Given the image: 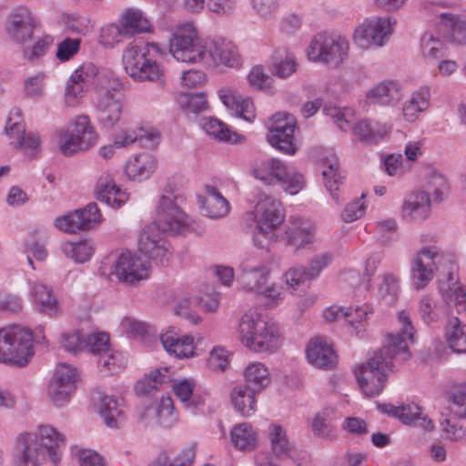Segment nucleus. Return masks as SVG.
<instances>
[{
  "label": "nucleus",
  "mask_w": 466,
  "mask_h": 466,
  "mask_svg": "<svg viewBox=\"0 0 466 466\" xmlns=\"http://www.w3.org/2000/svg\"><path fill=\"white\" fill-rule=\"evenodd\" d=\"M398 321L400 330L389 334L387 344L354 371L360 387L368 397L379 395L382 391L387 372L392 370L394 360L402 362L410 356L409 343L415 342V329L410 314L405 310L399 312Z\"/></svg>",
  "instance_id": "1"
},
{
  "label": "nucleus",
  "mask_w": 466,
  "mask_h": 466,
  "mask_svg": "<svg viewBox=\"0 0 466 466\" xmlns=\"http://www.w3.org/2000/svg\"><path fill=\"white\" fill-rule=\"evenodd\" d=\"M172 56L183 63H200L209 67H237L240 56L237 46L224 38H201L191 23L181 25L169 40Z\"/></svg>",
  "instance_id": "2"
},
{
  "label": "nucleus",
  "mask_w": 466,
  "mask_h": 466,
  "mask_svg": "<svg viewBox=\"0 0 466 466\" xmlns=\"http://www.w3.org/2000/svg\"><path fill=\"white\" fill-rule=\"evenodd\" d=\"M162 55L158 44L134 41L123 52V67L135 82H153L164 86L165 69L158 62Z\"/></svg>",
  "instance_id": "3"
},
{
  "label": "nucleus",
  "mask_w": 466,
  "mask_h": 466,
  "mask_svg": "<svg viewBox=\"0 0 466 466\" xmlns=\"http://www.w3.org/2000/svg\"><path fill=\"white\" fill-rule=\"evenodd\" d=\"M238 336L242 344L255 352H270L279 346L277 327L258 309H249L241 317Z\"/></svg>",
  "instance_id": "4"
},
{
  "label": "nucleus",
  "mask_w": 466,
  "mask_h": 466,
  "mask_svg": "<svg viewBox=\"0 0 466 466\" xmlns=\"http://www.w3.org/2000/svg\"><path fill=\"white\" fill-rule=\"evenodd\" d=\"M323 113L330 117L339 129L344 131L352 129L354 135L361 141L378 143L391 130L390 125L377 120L362 119L354 125L355 112L348 106L339 107L326 104Z\"/></svg>",
  "instance_id": "5"
},
{
  "label": "nucleus",
  "mask_w": 466,
  "mask_h": 466,
  "mask_svg": "<svg viewBox=\"0 0 466 466\" xmlns=\"http://www.w3.org/2000/svg\"><path fill=\"white\" fill-rule=\"evenodd\" d=\"M34 354L31 329L20 325L0 329V362L25 367Z\"/></svg>",
  "instance_id": "6"
},
{
  "label": "nucleus",
  "mask_w": 466,
  "mask_h": 466,
  "mask_svg": "<svg viewBox=\"0 0 466 466\" xmlns=\"http://www.w3.org/2000/svg\"><path fill=\"white\" fill-rule=\"evenodd\" d=\"M254 214L257 222L254 243L257 247L263 248L268 242L283 238L280 226L285 215L279 201L265 195L257 203Z\"/></svg>",
  "instance_id": "7"
},
{
  "label": "nucleus",
  "mask_w": 466,
  "mask_h": 466,
  "mask_svg": "<svg viewBox=\"0 0 466 466\" xmlns=\"http://www.w3.org/2000/svg\"><path fill=\"white\" fill-rule=\"evenodd\" d=\"M349 41L335 33L317 34L308 47L309 60L320 62L332 67L339 66L349 56Z\"/></svg>",
  "instance_id": "8"
},
{
  "label": "nucleus",
  "mask_w": 466,
  "mask_h": 466,
  "mask_svg": "<svg viewBox=\"0 0 466 466\" xmlns=\"http://www.w3.org/2000/svg\"><path fill=\"white\" fill-rule=\"evenodd\" d=\"M98 136L86 115L77 116L66 127L56 129L51 135L50 143L57 146H94Z\"/></svg>",
  "instance_id": "9"
},
{
  "label": "nucleus",
  "mask_w": 466,
  "mask_h": 466,
  "mask_svg": "<svg viewBox=\"0 0 466 466\" xmlns=\"http://www.w3.org/2000/svg\"><path fill=\"white\" fill-rule=\"evenodd\" d=\"M396 20L392 17H376L365 20L354 32V42L361 49L382 46L388 42Z\"/></svg>",
  "instance_id": "10"
},
{
  "label": "nucleus",
  "mask_w": 466,
  "mask_h": 466,
  "mask_svg": "<svg viewBox=\"0 0 466 466\" xmlns=\"http://www.w3.org/2000/svg\"><path fill=\"white\" fill-rule=\"evenodd\" d=\"M193 223L177 203L166 199L162 205H157L154 225L151 226L162 232L180 234L190 230Z\"/></svg>",
  "instance_id": "11"
},
{
  "label": "nucleus",
  "mask_w": 466,
  "mask_h": 466,
  "mask_svg": "<svg viewBox=\"0 0 466 466\" xmlns=\"http://www.w3.org/2000/svg\"><path fill=\"white\" fill-rule=\"evenodd\" d=\"M441 258L436 247L423 248L416 254L410 267L411 282L416 289H424L432 280Z\"/></svg>",
  "instance_id": "12"
},
{
  "label": "nucleus",
  "mask_w": 466,
  "mask_h": 466,
  "mask_svg": "<svg viewBox=\"0 0 466 466\" xmlns=\"http://www.w3.org/2000/svg\"><path fill=\"white\" fill-rule=\"evenodd\" d=\"M123 113V96L113 87L100 90L96 100L97 120L102 128L111 129L120 120Z\"/></svg>",
  "instance_id": "13"
},
{
  "label": "nucleus",
  "mask_w": 466,
  "mask_h": 466,
  "mask_svg": "<svg viewBox=\"0 0 466 466\" xmlns=\"http://www.w3.org/2000/svg\"><path fill=\"white\" fill-rule=\"evenodd\" d=\"M101 221L102 216L96 204L91 202L83 208L57 218L55 225L62 231L76 234L79 231L90 230Z\"/></svg>",
  "instance_id": "14"
},
{
  "label": "nucleus",
  "mask_w": 466,
  "mask_h": 466,
  "mask_svg": "<svg viewBox=\"0 0 466 466\" xmlns=\"http://www.w3.org/2000/svg\"><path fill=\"white\" fill-rule=\"evenodd\" d=\"M111 275L123 283L136 285L148 278L149 268L139 258L122 252L111 267Z\"/></svg>",
  "instance_id": "15"
},
{
  "label": "nucleus",
  "mask_w": 466,
  "mask_h": 466,
  "mask_svg": "<svg viewBox=\"0 0 466 466\" xmlns=\"http://www.w3.org/2000/svg\"><path fill=\"white\" fill-rule=\"evenodd\" d=\"M46 454L37 437L28 432L17 436L15 447V466H41Z\"/></svg>",
  "instance_id": "16"
},
{
  "label": "nucleus",
  "mask_w": 466,
  "mask_h": 466,
  "mask_svg": "<svg viewBox=\"0 0 466 466\" xmlns=\"http://www.w3.org/2000/svg\"><path fill=\"white\" fill-rule=\"evenodd\" d=\"M138 248L141 253L157 264L165 265L171 257L169 244L161 238L159 230L152 226L145 228L140 233Z\"/></svg>",
  "instance_id": "17"
},
{
  "label": "nucleus",
  "mask_w": 466,
  "mask_h": 466,
  "mask_svg": "<svg viewBox=\"0 0 466 466\" xmlns=\"http://www.w3.org/2000/svg\"><path fill=\"white\" fill-rule=\"evenodd\" d=\"M266 127L268 130L267 138L270 146H280L281 143L286 146H295V117L288 113L279 112L273 115L266 122Z\"/></svg>",
  "instance_id": "18"
},
{
  "label": "nucleus",
  "mask_w": 466,
  "mask_h": 466,
  "mask_svg": "<svg viewBox=\"0 0 466 466\" xmlns=\"http://www.w3.org/2000/svg\"><path fill=\"white\" fill-rule=\"evenodd\" d=\"M4 134L9 138L18 141V146H40L46 142L40 133L35 130L25 131L23 112L19 107H13L6 118Z\"/></svg>",
  "instance_id": "19"
},
{
  "label": "nucleus",
  "mask_w": 466,
  "mask_h": 466,
  "mask_svg": "<svg viewBox=\"0 0 466 466\" xmlns=\"http://www.w3.org/2000/svg\"><path fill=\"white\" fill-rule=\"evenodd\" d=\"M115 146H129L138 142L140 146H158L163 142L162 133L155 127L143 124L137 128L124 127L114 135Z\"/></svg>",
  "instance_id": "20"
},
{
  "label": "nucleus",
  "mask_w": 466,
  "mask_h": 466,
  "mask_svg": "<svg viewBox=\"0 0 466 466\" xmlns=\"http://www.w3.org/2000/svg\"><path fill=\"white\" fill-rule=\"evenodd\" d=\"M282 238H287L289 246L295 247V252L301 248H309L315 241V226L301 218L290 217L285 230L280 233Z\"/></svg>",
  "instance_id": "21"
},
{
  "label": "nucleus",
  "mask_w": 466,
  "mask_h": 466,
  "mask_svg": "<svg viewBox=\"0 0 466 466\" xmlns=\"http://www.w3.org/2000/svg\"><path fill=\"white\" fill-rule=\"evenodd\" d=\"M378 408L381 412L399 419L404 424H413L425 431L434 430L433 421L427 415H422L420 407L414 403L400 406H394L390 403L379 404Z\"/></svg>",
  "instance_id": "22"
},
{
  "label": "nucleus",
  "mask_w": 466,
  "mask_h": 466,
  "mask_svg": "<svg viewBox=\"0 0 466 466\" xmlns=\"http://www.w3.org/2000/svg\"><path fill=\"white\" fill-rule=\"evenodd\" d=\"M35 25L31 11L26 7H19L10 15L6 31L15 42L25 43L32 37Z\"/></svg>",
  "instance_id": "23"
},
{
  "label": "nucleus",
  "mask_w": 466,
  "mask_h": 466,
  "mask_svg": "<svg viewBox=\"0 0 466 466\" xmlns=\"http://www.w3.org/2000/svg\"><path fill=\"white\" fill-rule=\"evenodd\" d=\"M95 195L97 200L114 208H120L128 198V195L116 186L112 175L106 172L99 177Z\"/></svg>",
  "instance_id": "24"
},
{
  "label": "nucleus",
  "mask_w": 466,
  "mask_h": 466,
  "mask_svg": "<svg viewBox=\"0 0 466 466\" xmlns=\"http://www.w3.org/2000/svg\"><path fill=\"white\" fill-rule=\"evenodd\" d=\"M429 192L414 190L408 194L401 207L404 218L414 221H424L431 213V199Z\"/></svg>",
  "instance_id": "25"
},
{
  "label": "nucleus",
  "mask_w": 466,
  "mask_h": 466,
  "mask_svg": "<svg viewBox=\"0 0 466 466\" xmlns=\"http://www.w3.org/2000/svg\"><path fill=\"white\" fill-rule=\"evenodd\" d=\"M30 433L37 437V442L41 443L46 454L56 466L61 461V448L65 445V436L50 425H40L35 431Z\"/></svg>",
  "instance_id": "26"
},
{
  "label": "nucleus",
  "mask_w": 466,
  "mask_h": 466,
  "mask_svg": "<svg viewBox=\"0 0 466 466\" xmlns=\"http://www.w3.org/2000/svg\"><path fill=\"white\" fill-rule=\"evenodd\" d=\"M271 270L265 264L242 265L238 282L246 291L258 292L268 284Z\"/></svg>",
  "instance_id": "27"
},
{
  "label": "nucleus",
  "mask_w": 466,
  "mask_h": 466,
  "mask_svg": "<svg viewBox=\"0 0 466 466\" xmlns=\"http://www.w3.org/2000/svg\"><path fill=\"white\" fill-rule=\"evenodd\" d=\"M307 359L310 364L319 369H332L336 364L337 356L332 348L324 338L311 339L306 350Z\"/></svg>",
  "instance_id": "28"
},
{
  "label": "nucleus",
  "mask_w": 466,
  "mask_h": 466,
  "mask_svg": "<svg viewBox=\"0 0 466 466\" xmlns=\"http://www.w3.org/2000/svg\"><path fill=\"white\" fill-rule=\"evenodd\" d=\"M218 96L224 106L236 116L241 117L248 123L256 118L253 102L248 97L237 95L230 88H221Z\"/></svg>",
  "instance_id": "29"
},
{
  "label": "nucleus",
  "mask_w": 466,
  "mask_h": 466,
  "mask_svg": "<svg viewBox=\"0 0 466 466\" xmlns=\"http://www.w3.org/2000/svg\"><path fill=\"white\" fill-rule=\"evenodd\" d=\"M322 149L319 155V161L327 165V167L322 171L324 177V185L329 191L332 198L339 203V196L336 193L339 186L342 184V177L338 173L339 162L336 155L333 153L332 147H319Z\"/></svg>",
  "instance_id": "30"
},
{
  "label": "nucleus",
  "mask_w": 466,
  "mask_h": 466,
  "mask_svg": "<svg viewBox=\"0 0 466 466\" xmlns=\"http://www.w3.org/2000/svg\"><path fill=\"white\" fill-rule=\"evenodd\" d=\"M203 130L218 142L230 144H244L245 136L233 130L228 125L214 117H203L200 120Z\"/></svg>",
  "instance_id": "31"
},
{
  "label": "nucleus",
  "mask_w": 466,
  "mask_h": 466,
  "mask_svg": "<svg viewBox=\"0 0 466 466\" xmlns=\"http://www.w3.org/2000/svg\"><path fill=\"white\" fill-rule=\"evenodd\" d=\"M198 203L205 215L211 218H223L230 209L228 201L217 187L209 185L205 187V196L198 197Z\"/></svg>",
  "instance_id": "32"
},
{
  "label": "nucleus",
  "mask_w": 466,
  "mask_h": 466,
  "mask_svg": "<svg viewBox=\"0 0 466 466\" xmlns=\"http://www.w3.org/2000/svg\"><path fill=\"white\" fill-rule=\"evenodd\" d=\"M439 290L449 307H455L458 312L466 310V290L458 283L452 272H449L446 279H440Z\"/></svg>",
  "instance_id": "33"
},
{
  "label": "nucleus",
  "mask_w": 466,
  "mask_h": 466,
  "mask_svg": "<svg viewBox=\"0 0 466 466\" xmlns=\"http://www.w3.org/2000/svg\"><path fill=\"white\" fill-rule=\"evenodd\" d=\"M157 167V159L149 151L135 155L126 165V173L133 180L142 181L149 177Z\"/></svg>",
  "instance_id": "34"
},
{
  "label": "nucleus",
  "mask_w": 466,
  "mask_h": 466,
  "mask_svg": "<svg viewBox=\"0 0 466 466\" xmlns=\"http://www.w3.org/2000/svg\"><path fill=\"white\" fill-rule=\"evenodd\" d=\"M95 400H98L97 410L106 426L118 428L123 422V411L121 403L115 396L103 395L97 392Z\"/></svg>",
  "instance_id": "35"
},
{
  "label": "nucleus",
  "mask_w": 466,
  "mask_h": 466,
  "mask_svg": "<svg viewBox=\"0 0 466 466\" xmlns=\"http://www.w3.org/2000/svg\"><path fill=\"white\" fill-rule=\"evenodd\" d=\"M400 97V86L392 80L380 82L367 93V98L370 103L382 106L393 105L397 103Z\"/></svg>",
  "instance_id": "36"
},
{
  "label": "nucleus",
  "mask_w": 466,
  "mask_h": 466,
  "mask_svg": "<svg viewBox=\"0 0 466 466\" xmlns=\"http://www.w3.org/2000/svg\"><path fill=\"white\" fill-rule=\"evenodd\" d=\"M254 177L267 185H272L276 181L281 183L287 178V167L277 158H269L262 161L253 168Z\"/></svg>",
  "instance_id": "37"
},
{
  "label": "nucleus",
  "mask_w": 466,
  "mask_h": 466,
  "mask_svg": "<svg viewBox=\"0 0 466 466\" xmlns=\"http://www.w3.org/2000/svg\"><path fill=\"white\" fill-rule=\"evenodd\" d=\"M436 16L440 19V29L452 42L466 44V17L461 18L447 12H436Z\"/></svg>",
  "instance_id": "38"
},
{
  "label": "nucleus",
  "mask_w": 466,
  "mask_h": 466,
  "mask_svg": "<svg viewBox=\"0 0 466 466\" xmlns=\"http://www.w3.org/2000/svg\"><path fill=\"white\" fill-rule=\"evenodd\" d=\"M164 349L177 358H188L194 354L193 338L179 336L173 331H167L160 336Z\"/></svg>",
  "instance_id": "39"
},
{
  "label": "nucleus",
  "mask_w": 466,
  "mask_h": 466,
  "mask_svg": "<svg viewBox=\"0 0 466 466\" xmlns=\"http://www.w3.org/2000/svg\"><path fill=\"white\" fill-rule=\"evenodd\" d=\"M271 64L272 75L282 79L291 76L298 66L294 54L285 47H279L274 51Z\"/></svg>",
  "instance_id": "40"
},
{
  "label": "nucleus",
  "mask_w": 466,
  "mask_h": 466,
  "mask_svg": "<svg viewBox=\"0 0 466 466\" xmlns=\"http://www.w3.org/2000/svg\"><path fill=\"white\" fill-rule=\"evenodd\" d=\"M31 296L43 313L50 317L58 315V301L53 295L52 289L46 285L39 281L33 282L31 284Z\"/></svg>",
  "instance_id": "41"
},
{
  "label": "nucleus",
  "mask_w": 466,
  "mask_h": 466,
  "mask_svg": "<svg viewBox=\"0 0 466 466\" xmlns=\"http://www.w3.org/2000/svg\"><path fill=\"white\" fill-rule=\"evenodd\" d=\"M272 453L279 459L291 456L294 445L289 441L286 430L280 424H271L268 430Z\"/></svg>",
  "instance_id": "42"
},
{
  "label": "nucleus",
  "mask_w": 466,
  "mask_h": 466,
  "mask_svg": "<svg viewBox=\"0 0 466 466\" xmlns=\"http://www.w3.org/2000/svg\"><path fill=\"white\" fill-rule=\"evenodd\" d=\"M70 76L80 82L88 89L96 88L97 93L103 90L106 82L105 75L99 71L96 65L90 62L82 64Z\"/></svg>",
  "instance_id": "43"
},
{
  "label": "nucleus",
  "mask_w": 466,
  "mask_h": 466,
  "mask_svg": "<svg viewBox=\"0 0 466 466\" xmlns=\"http://www.w3.org/2000/svg\"><path fill=\"white\" fill-rule=\"evenodd\" d=\"M244 375L246 385L243 386L255 393L262 391L271 381L268 368L260 362L250 363L246 368Z\"/></svg>",
  "instance_id": "44"
},
{
  "label": "nucleus",
  "mask_w": 466,
  "mask_h": 466,
  "mask_svg": "<svg viewBox=\"0 0 466 466\" xmlns=\"http://www.w3.org/2000/svg\"><path fill=\"white\" fill-rule=\"evenodd\" d=\"M445 336L454 352L466 353V325H462L457 317L448 320Z\"/></svg>",
  "instance_id": "45"
},
{
  "label": "nucleus",
  "mask_w": 466,
  "mask_h": 466,
  "mask_svg": "<svg viewBox=\"0 0 466 466\" xmlns=\"http://www.w3.org/2000/svg\"><path fill=\"white\" fill-rule=\"evenodd\" d=\"M256 393L248 387L238 386L231 392V401L242 416L249 417L256 410Z\"/></svg>",
  "instance_id": "46"
},
{
  "label": "nucleus",
  "mask_w": 466,
  "mask_h": 466,
  "mask_svg": "<svg viewBox=\"0 0 466 466\" xmlns=\"http://www.w3.org/2000/svg\"><path fill=\"white\" fill-rule=\"evenodd\" d=\"M230 435L234 446L240 451H250L257 445V433L248 422L237 424Z\"/></svg>",
  "instance_id": "47"
},
{
  "label": "nucleus",
  "mask_w": 466,
  "mask_h": 466,
  "mask_svg": "<svg viewBox=\"0 0 466 466\" xmlns=\"http://www.w3.org/2000/svg\"><path fill=\"white\" fill-rule=\"evenodd\" d=\"M121 26L124 35H134L151 32L150 22L139 10H127L121 20Z\"/></svg>",
  "instance_id": "48"
},
{
  "label": "nucleus",
  "mask_w": 466,
  "mask_h": 466,
  "mask_svg": "<svg viewBox=\"0 0 466 466\" xmlns=\"http://www.w3.org/2000/svg\"><path fill=\"white\" fill-rule=\"evenodd\" d=\"M167 367L157 369L137 381L135 390L139 395L150 394L158 390L159 386L170 380Z\"/></svg>",
  "instance_id": "49"
},
{
  "label": "nucleus",
  "mask_w": 466,
  "mask_h": 466,
  "mask_svg": "<svg viewBox=\"0 0 466 466\" xmlns=\"http://www.w3.org/2000/svg\"><path fill=\"white\" fill-rule=\"evenodd\" d=\"M420 50L428 63H434L444 56V45L431 33H425L420 39Z\"/></svg>",
  "instance_id": "50"
},
{
  "label": "nucleus",
  "mask_w": 466,
  "mask_h": 466,
  "mask_svg": "<svg viewBox=\"0 0 466 466\" xmlns=\"http://www.w3.org/2000/svg\"><path fill=\"white\" fill-rule=\"evenodd\" d=\"M47 75L44 71L27 76L24 80L23 91L25 96L31 99H41L46 95Z\"/></svg>",
  "instance_id": "51"
},
{
  "label": "nucleus",
  "mask_w": 466,
  "mask_h": 466,
  "mask_svg": "<svg viewBox=\"0 0 466 466\" xmlns=\"http://www.w3.org/2000/svg\"><path fill=\"white\" fill-rule=\"evenodd\" d=\"M62 250L66 257L71 258L76 262L84 263L92 257L95 248L90 241L85 240L76 243H64Z\"/></svg>",
  "instance_id": "52"
},
{
  "label": "nucleus",
  "mask_w": 466,
  "mask_h": 466,
  "mask_svg": "<svg viewBox=\"0 0 466 466\" xmlns=\"http://www.w3.org/2000/svg\"><path fill=\"white\" fill-rule=\"evenodd\" d=\"M62 21L65 28L74 34L86 35L93 28L91 19L77 13L64 14Z\"/></svg>",
  "instance_id": "53"
},
{
  "label": "nucleus",
  "mask_w": 466,
  "mask_h": 466,
  "mask_svg": "<svg viewBox=\"0 0 466 466\" xmlns=\"http://www.w3.org/2000/svg\"><path fill=\"white\" fill-rule=\"evenodd\" d=\"M194 383L189 380H182L173 384V391L175 395L183 402L186 408L196 409L200 400L198 397L193 396Z\"/></svg>",
  "instance_id": "54"
},
{
  "label": "nucleus",
  "mask_w": 466,
  "mask_h": 466,
  "mask_svg": "<svg viewBox=\"0 0 466 466\" xmlns=\"http://www.w3.org/2000/svg\"><path fill=\"white\" fill-rule=\"evenodd\" d=\"M426 186L427 192H431L434 201L437 202L442 201L449 192V184L446 177L437 171L429 174Z\"/></svg>",
  "instance_id": "55"
},
{
  "label": "nucleus",
  "mask_w": 466,
  "mask_h": 466,
  "mask_svg": "<svg viewBox=\"0 0 466 466\" xmlns=\"http://www.w3.org/2000/svg\"><path fill=\"white\" fill-rule=\"evenodd\" d=\"M178 103L187 113L199 114L208 107V101L203 93H183L179 95Z\"/></svg>",
  "instance_id": "56"
},
{
  "label": "nucleus",
  "mask_w": 466,
  "mask_h": 466,
  "mask_svg": "<svg viewBox=\"0 0 466 466\" xmlns=\"http://www.w3.org/2000/svg\"><path fill=\"white\" fill-rule=\"evenodd\" d=\"M195 458V449H184L176 458L171 460L166 454H161L148 466H191Z\"/></svg>",
  "instance_id": "57"
},
{
  "label": "nucleus",
  "mask_w": 466,
  "mask_h": 466,
  "mask_svg": "<svg viewBox=\"0 0 466 466\" xmlns=\"http://www.w3.org/2000/svg\"><path fill=\"white\" fill-rule=\"evenodd\" d=\"M77 380L76 369L73 366L59 363L56 366L52 382H57V384L66 387V389L76 388V381Z\"/></svg>",
  "instance_id": "58"
},
{
  "label": "nucleus",
  "mask_w": 466,
  "mask_h": 466,
  "mask_svg": "<svg viewBox=\"0 0 466 466\" xmlns=\"http://www.w3.org/2000/svg\"><path fill=\"white\" fill-rule=\"evenodd\" d=\"M89 89L72 76L68 78L66 84L65 103L67 106L74 107L80 104L85 94Z\"/></svg>",
  "instance_id": "59"
},
{
  "label": "nucleus",
  "mask_w": 466,
  "mask_h": 466,
  "mask_svg": "<svg viewBox=\"0 0 466 466\" xmlns=\"http://www.w3.org/2000/svg\"><path fill=\"white\" fill-rule=\"evenodd\" d=\"M156 415L158 423L164 427H170L177 420L174 413V403L169 396H163L158 401Z\"/></svg>",
  "instance_id": "60"
},
{
  "label": "nucleus",
  "mask_w": 466,
  "mask_h": 466,
  "mask_svg": "<svg viewBox=\"0 0 466 466\" xmlns=\"http://www.w3.org/2000/svg\"><path fill=\"white\" fill-rule=\"evenodd\" d=\"M399 285L398 279L391 273L383 276V279L379 288V293L387 304L393 303L398 296Z\"/></svg>",
  "instance_id": "61"
},
{
  "label": "nucleus",
  "mask_w": 466,
  "mask_h": 466,
  "mask_svg": "<svg viewBox=\"0 0 466 466\" xmlns=\"http://www.w3.org/2000/svg\"><path fill=\"white\" fill-rule=\"evenodd\" d=\"M82 39L79 37H66L57 45L56 58L59 61H68L80 50Z\"/></svg>",
  "instance_id": "62"
},
{
  "label": "nucleus",
  "mask_w": 466,
  "mask_h": 466,
  "mask_svg": "<svg viewBox=\"0 0 466 466\" xmlns=\"http://www.w3.org/2000/svg\"><path fill=\"white\" fill-rule=\"evenodd\" d=\"M255 13L264 20L274 18L279 8V0H251Z\"/></svg>",
  "instance_id": "63"
},
{
  "label": "nucleus",
  "mask_w": 466,
  "mask_h": 466,
  "mask_svg": "<svg viewBox=\"0 0 466 466\" xmlns=\"http://www.w3.org/2000/svg\"><path fill=\"white\" fill-rule=\"evenodd\" d=\"M311 428L314 434L318 437L327 440H334L336 438L333 427L328 422L324 412L316 414L312 420Z\"/></svg>",
  "instance_id": "64"
}]
</instances>
